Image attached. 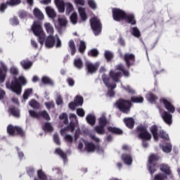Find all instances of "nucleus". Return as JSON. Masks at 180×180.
<instances>
[{"label":"nucleus","instance_id":"f257e3e1","mask_svg":"<svg viewBox=\"0 0 180 180\" xmlns=\"http://www.w3.org/2000/svg\"><path fill=\"white\" fill-rule=\"evenodd\" d=\"M27 84V80L23 76H20L18 78L14 77V80L10 83L7 82L6 83V86L8 89H11L16 95H20L22 94V86H25Z\"/></svg>","mask_w":180,"mask_h":180},{"label":"nucleus","instance_id":"f03ea898","mask_svg":"<svg viewBox=\"0 0 180 180\" xmlns=\"http://www.w3.org/2000/svg\"><path fill=\"white\" fill-rule=\"evenodd\" d=\"M32 30L34 36L38 37V41L43 46L44 44V40H46V33L43 30V27H41V22L34 21L32 26Z\"/></svg>","mask_w":180,"mask_h":180},{"label":"nucleus","instance_id":"7ed1b4c3","mask_svg":"<svg viewBox=\"0 0 180 180\" xmlns=\"http://www.w3.org/2000/svg\"><path fill=\"white\" fill-rule=\"evenodd\" d=\"M115 105L120 112H122V113H124L125 115H129V113H130L131 106H133V103H131L130 100H126L124 98L118 99L116 101Z\"/></svg>","mask_w":180,"mask_h":180},{"label":"nucleus","instance_id":"20e7f679","mask_svg":"<svg viewBox=\"0 0 180 180\" xmlns=\"http://www.w3.org/2000/svg\"><path fill=\"white\" fill-rule=\"evenodd\" d=\"M157 161H160V156L157 154H151L147 165L148 170L150 175H153V174L157 172V168H158Z\"/></svg>","mask_w":180,"mask_h":180},{"label":"nucleus","instance_id":"39448f33","mask_svg":"<svg viewBox=\"0 0 180 180\" xmlns=\"http://www.w3.org/2000/svg\"><path fill=\"white\" fill-rule=\"evenodd\" d=\"M136 132L137 133L138 137L139 139H140V140H151V134H150L147 130L146 126H144L143 124L139 125L138 127H136Z\"/></svg>","mask_w":180,"mask_h":180},{"label":"nucleus","instance_id":"423d86ee","mask_svg":"<svg viewBox=\"0 0 180 180\" xmlns=\"http://www.w3.org/2000/svg\"><path fill=\"white\" fill-rule=\"evenodd\" d=\"M55 4L60 13H64L65 11V6L66 12H68V13L74 11V6L71 3H65L63 0H55Z\"/></svg>","mask_w":180,"mask_h":180},{"label":"nucleus","instance_id":"0eeeda50","mask_svg":"<svg viewBox=\"0 0 180 180\" xmlns=\"http://www.w3.org/2000/svg\"><path fill=\"white\" fill-rule=\"evenodd\" d=\"M160 169L162 173H159L154 176V180H165L167 179V175H171V167L165 164L160 165Z\"/></svg>","mask_w":180,"mask_h":180},{"label":"nucleus","instance_id":"6e6552de","mask_svg":"<svg viewBox=\"0 0 180 180\" xmlns=\"http://www.w3.org/2000/svg\"><path fill=\"white\" fill-rule=\"evenodd\" d=\"M7 133L10 136H19L20 137H25V130L20 127L13 126L12 124H8L7 127Z\"/></svg>","mask_w":180,"mask_h":180},{"label":"nucleus","instance_id":"1a4fd4ad","mask_svg":"<svg viewBox=\"0 0 180 180\" xmlns=\"http://www.w3.org/2000/svg\"><path fill=\"white\" fill-rule=\"evenodd\" d=\"M45 46L46 47H47L48 49H53V47H54V46H56V47L57 49L61 47L62 44H61V40L60 39V38L58 37H54V36L53 35H49L46 37V40H45Z\"/></svg>","mask_w":180,"mask_h":180},{"label":"nucleus","instance_id":"9d476101","mask_svg":"<svg viewBox=\"0 0 180 180\" xmlns=\"http://www.w3.org/2000/svg\"><path fill=\"white\" fill-rule=\"evenodd\" d=\"M90 25L95 36H99V34L102 32V23L101 20L97 18H92L90 19Z\"/></svg>","mask_w":180,"mask_h":180},{"label":"nucleus","instance_id":"9b49d317","mask_svg":"<svg viewBox=\"0 0 180 180\" xmlns=\"http://www.w3.org/2000/svg\"><path fill=\"white\" fill-rule=\"evenodd\" d=\"M112 18L115 20V22H122V20H124L126 11L120 8H112Z\"/></svg>","mask_w":180,"mask_h":180},{"label":"nucleus","instance_id":"f8f14e48","mask_svg":"<svg viewBox=\"0 0 180 180\" xmlns=\"http://www.w3.org/2000/svg\"><path fill=\"white\" fill-rule=\"evenodd\" d=\"M160 103L164 105L165 109L167 110L169 113H175V106L172 105L169 101L167 100V98H162L160 99Z\"/></svg>","mask_w":180,"mask_h":180},{"label":"nucleus","instance_id":"ddd939ff","mask_svg":"<svg viewBox=\"0 0 180 180\" xmlns=\"http://www.w3.org/2000/svg\"><path fill=\"white\" fill-rule=\"evenodd\" d=\"M124 61L126 63L127 68H130L131 65H134L136 61V56L133 53H125L124 56Z\"/></svg>","mask_w":180,"mask_h":180},{"label":"nucleus","instance_id":"4468645a","mask_svg":"<svg viewBox=\"0 0 180 180\" xmlns=\"http://www.w3.org/2000/svg\"><path fill=\"white\" fill-rule=\"evenodd\" d=\"M161 116L162 120L166 123V124H168L169 126L172 124V115H171V112L164 111Z\"/></svg>","mask_w":180,"mask_h":180},{"label":"nucleus","instance_id":"2eb2a0df","mask_svg":"<svg viewBox=\"0 0 180 180\" xmlns=\"http://www.w3.org/2000/svg\"><path fill=\"white\" fill-rule=\"evenodd\" d=\"M86 65V70L87 71V74H95L96 71H98V65H94L93 63H91L89 62H86L85 63Z\"/></svg>","mask_w":180,"mask_h":180},{"label":"nucleus","instance_id":"dca6fc26","mask_svg":"<svg viewBox=\"0 0 180 180\" xmlns=\"http://www.w3.org/2000/svg\"><path fill=\"white\" fill-rule=\"evenodd\" d=\"M124 20H126V22H127L129 25H131L132 26L137 25V21L136 20V16L133 13H129V14L126 13Z\"/></svg>","mask_w":180,"mask_h":180},{"label":"nucleus","instance_id":"f3484780","mask_svg":"<svg viewBox=\"0 0 180 180\" xmlns=\"http://www.w3.org/2000/svg\"><path fill=\"white\" fill-rule=\"evenodd\" d=\"M75 127H77V124L73 121H71L69 125L60 129V134H63V133H65V131H71V133H74V131H75Z\"/></svg>","mask_w":180,"mask_h":180},{"label":"nucleus","instance_id":"a211bd4d","mask_svg":"<svg viewBox=\"0 0 180 180\" xmlns=\"http://www.w3.org/2000/svg\"><path fill=\"white\" fill-rule=\"evenodd\" d=\"M121 158L127 165H131L133 162V158L130 153H124L122 155Z\"/></svg>","mask_w":180,"mask_h":180},{"label":"nucleus","instance_id":"6ab92c4d","mask_svg":"<svg viewBox=\"0 0 180 180\" xmlns=\"http://www.w3.org/2000/svg\"><path fill=\"white\" fill-rule=\"evenodd\" d=\"M6 71H8L6 66L3 65L2 68H0V84L5 82V79L6 78Z\"/></svg>","mask_w":180,"mask_h":180},{"label":"nucleus","instance_id":"aec40b11","mask_svg":"<svg viewBox=\"0 0 180 180\" xmlns=\"http://www.w3.org/2000/svg\"><path fill=\"white\" fill-rule=\"evenodd\" d=\"M108 131L112 134H117V136H122L123 134V130L120 128L115 127H108Z\"/></svg>","mask_w":180,"mask_h":180},{"label":"nucleus","instance_id":"412c9836","mask_svg":"<svg viewBox=\"0 0 180 180\" xmlns=\"http://www.w3.org/2000/svg\"><path fill=\"white\" fill-rule=\"evenodd\" d=\"M85 144V150L88 153H94L96 150V146L92 142H86Z\"/></svg>","mask_w":180,"mask_h":180},{"label":"nucleus","instance_id":"4be33fe9","mask_svg":"<svg viewBox=\"0 0 180 180\" xmlns=\"http://www.w3.org/2000/svg\"><path fill=\"white\" fill-rule=\"evenodd\" d=\"M110 78L114 81V82H119V78H120V75H122V72H115L111 70L109 73Z\"/></svg>","mask_w":180,"mask_h":180},{"label":"nucleus","instance_id":"5701e85b","mask_svg":"<svg viewBox=\"0 0 180 180\" xmlns=\"http://www.w3.org/2000/svg\"><path fill=\"white\" fill-rule=\"evenodd\" d=\"M20 65L24 70H29L32 68V65H33V62L29 60H22L20 62Z\"/></svg>","mask_w":180,"mask_h":180},{"label":"nucleus","instance_id":"b1692460","mask_svg":"<svg viewBox=\"0 0 180 180\" xmlns=\"http://www.w3.org/2000/svg\"><path fill=\"white\" fill-rule=\"evenodd\" d=\"M46 12L49 18H51V19H56V17L57 16V13H56V11L51 8V7L50 6L46 7Z\"/></svg>","mask_w":180,"mask_h":180},{"label":"nucleus","instance_id":"393cba45","mask_svg":"<svg viewBox=\"0 0 180 180\" xmlns=\"http://www.w3.org/2000/svg\"><path fill=\"white\" fill-rule=\"evenodd\" d=\"M33 13L34 17L37 18V19H39V20H43V19H44V15L40 9L35 8L33 10Z\"/></svg>","mask_w":180,"mask_h":180},{"label":"nucleus","instance_id":"a878e982","mask_svg":"<svg viewBox=\"0 0 180 180\" xmlns=\"http://www.w3.org/2000/svg\"><path fill=\"white\" fill-rule=\"evenodd\" d=\"M44 27L49 36H53L54 34V27H53V25L50 22H45Z\"/></svg>","mask_w":180,"mask_h":180},{"label":"nucleus","instance_id":"bb28decb","mask_svg":"<svg viewBox=\"0 0 180 180\" xmlns=\"http://www.w3.org/2000/svg\"><path fill=\"white\" fill-rule=\"evenodd\" d=\"M86 120L89 124H90L91 126H95V124L96 123V117H95V115H93L92 114H89L86 117Z\"/></svg>","mask_w":180,"mask_h":180},{"label":"nucleus","instance_id":"cd10ccee","mask_svg":"<svg viewBox=\"0 0 180 180\" xmlns=\"http://www.w3.org/2000/svg\"><path fill=\"white\" fill-rule=\"evenodd\" d=\"M150 133L153 134L154 140L155 141H158V127L157 125H153L150 127Z\"/></svg>","mask_w":180,"mask_h":180},{"label":"nucleus","instance_id":"c85d7f7f","mask_svg":"<svg viewBox=\"0 0 180 180\" xmlns=\"http://www.w3.org/2000/svg\"><path fill=\"white\" fill-rule=\"evenodd\" d=\"M124 122L128 129H133L134 127V120L131 117L124 118Z\"/></svg>","mask_w":180,"mask_h":180},{"label":"nucleus","instance_id":"c756f323","mask_svg":"<svg viewBox=\"0 0 180 180\" xmlns=\"http://www.w3.org/2000/svg\"><path fill=\"white\" fill-rule=\"evenodd\" d=\"M79 13L82 22H86V20L88 19V15L85 12V8L82 7L79 8Z\"/></svg>","mask_w":180,"mask_h":180},{"label":"nucleus","instance_id":"7c9ffc66","mask_svg":"<svg viewBox=\"0 0 180 180\" xmlns=\"http://www.w3.org/2000/svg\"><path fill=\"white\" fill-rule=\"evenodd\" d=\"M68 46L70 49L71 56H75V53H77V48L75 47V42H74V40L70 39L68 42Z\"/></svg>","mask_w":180,"mask_h":180},{"label":"nucleus","instance_id":"2f4dec72","mask_svg":"<svg viewBox=\"0 0 180 180\" xmlns=\"http://www.w3.org/2000/svg\"><path fill=\"white\" fill-rule=\"evenodd\" d=\"M41 82L42 84H44V85H54V82H53V80L47 76L42 77Z\"/></svg>","mask_w":180,"mask_h":180},{"label":"nucleus","instance_id":"473e14b6","mask_svg":"<svg viewBox=\"0 0 180 180\" xmlns=\"http://www.w3.org/2000/svg\"><path fill=\"white\" fill-rule=\"evenodd\" d=\"M129 101L131 103H143L144 98L143 96H132Z\"/></svg>","mask_w":180,"mask_h":180},{"label":"nucleus","instance_id":"72a5a7b5","mask_svg":"<svg viewBox=\"0 0 180 180\" xmlns=\"http://www.w3.org/2000/svg\"><path fill=\"white\" fill-rule=\"evenodd\" d=\"M74 65L76 67V68H77V70H82V67H84L82 59H81V58L75 59Z\"/></svg>","mask_w":180,"mask_h":180},{"label":"nucleus","instance_id":"f704fd0d","mask_svg":"<svg viewBox=\"0 0 180 180\" xmlns=\"http://www.w3.org/2000/svg\"><path fill=\"white\" fill-rule=\"evenodd\" d=\"M146 98L150 103H155V101L158 99V97L153 93L147 94Z\"/></svg>","mask_w":180,"mask_h":180},{"label":"nucleus","instance_id":"c9c22d12","mask_svg":"<svg viewBox=\"0 0 180 180\" xmlns=\"http://www.w3.org/2000/svg\"><path fill=\"white\" fill-rule=\"evenodd\" d=\"M55 153L56 154H58V155H60L63 161L67 160V153H64V151H63L60 148H56Z\"/></svg>","mask_w":180,"mask_h":180},{"label":"nucleus","instance_id":"e433bc0d","mask_svg":"<svg viewBox=\"0 0 180 180\" xmlns=\"http://www.w3.org/2000/svg\"><path fill=\"white\" fill-rule=\"evenodd\" d=\"M39 118L42 117V119H44L45 120H51L50 115H49V112L46 110H44L42 111L39 112Z\"/></svg>","mask_w":180,"mask_h":180},{"label":"nucleus","instance_id":"4c0bfd02","mask_svg":"<svg viewBox=\"0 0 180 180\" xmlns=\"http://www.w3.org/2000/svg\"><path fill=\"white\" fill-rule=\"evenodd\" d=\"M33 94V89H27L25 90L22 98L24 101H27L29 99V96Z\"/></svg>","mask_w":180,"mask_h":180},{"label":"nucleus","instance_id":"58836bf2","mask_svg":"<svg viewBox=\"0 0 180 180\" xmlns=\"http://www.w3.org/2000/svg\"><path fill=\"white\" fill-rule=\"evenodd\" d=\"M29 105H30V106H31V108H33V109H39V108H40V103L34 99H32L29 102Z\"/></svg>","mask_w":180,"mask_h":180},{"label":"nucleus","instance_id":"ea45409f","mask_svg":"<svg viewBox=\"0 0 180 180\" xmlns=\"http://www.w3.org/2000/svg\"><path fill=\"white\" fill-rule=\"evenodd\" d=\"M162 150L164 151V153H171V151H172V145H171L169 143H167L162 147Z\"/></svg>","mask_w":180,"mask_h":180},{"label":"nucleus","instance_id":"a19ab883","mask_svg":"<svg viewBox=\"0 0 180 180\" xmlns=\"http://www.w3.org/2000/svg\"><path fill=\"white\" fill-rule=\"evenodd\" d=\"M85 50H86V43L84 41H80V44L79 46V51L82 54H84L85 53Z\"/></svg>","mask_w":180,"mask_h":180},{"label":"nucleus","instance_id":"79ce46f5","mask_svg":"<svg viewBox=\"0 0 180 180\" xmlns=\"http://www.w3.org/2000/svg\"><path fill=\"white\" fill-rule=\"evenodd\" d=\"M37 176L40 180H47V175L43 172L42 169L37 171Z\"/></svg>","mask_w":180,"mask_h":180},{"label":"nucleus","instance_id":"37998d69","mask_svg":"<svg viewBox=\"0 0 180 180\" xmlns=\"http://www.w3.org/2000/svg\"><path fill=\"white\" fill-rule=\"evenodd\" d=\"M88 56L89 57L96 58L99 56V51L96 49H93L88 52Z\"/></svg>","mask_w":180,"mask_h":180},{"label":"nucleus","instance_id":"c03bdc74","mask_svg":"<svg viewBox=\"0 0 180 180\" xmlns=\"http://www.w3.org/2000/svg\"><path fill=\"white\" fill-rule=\"evenodd\" d=\"M10 112L13 116H15V117H20V112H19V110L15 107H12L10 108Z\"/></svg>","mask_w":180,"mask_h":180},{"label":"nucleus","instance_id":"a18cd8bd","mask_svg":"<svg viewBox=\"0 0 180 180\" xmlns=\"http://www.w3.org/2000/svg\"><path fill=\"white\" fill-rule=\"evenodd\" d=\"M102 80L105 84V86H110L109 84H110V77L106 75L105 74H103L102 75Z\"/></svg>","mask_w":180,"mask_h":180},{"label":"nucleus","instance_id":"49530a36","mask_svg":"<svg viewBox=\"0 0 180 180\" xmlns=\"http://www.w3.org/2000/svg\"><path fill=\"white\" fill-rule=\"evenodd\" d=\"M94 130L98 134H105V127L102 125L96 126Z\"/></svg>","mask_w":180,"mask_h":180},{"label":"nucleus","instance_id":"de8ad7c7","mask_svg":"<svg viewBox=\"0 0 180 180\" xmlns=\"http://www.w3.org/2000/svg\"><path fill=\"white\" fill-rule=\"evenodd\" d=\"M99 126H103L105 127L108 124V120L105 115L101 117L98 120Z\"/></svg>","mask_w":180,"mask_h":180},{"label":"nucleus","instance_id":"09e8293b","mask_svg":"<svg viewBox=\"0 0 180 180\" xmlns=\"http://www.w3.org/2000/svg\"><path fill=\"white\" fill-rule=\"evenodd\" d=\"M75 103L77 106H82L84 103V98L82 96H77L75 98Z\"/></svg>","mask_w":180,"mask_h":180},{"label":"nucleus","instance_id":"8fccbe9b","mask_svg":"<svg viewBox=\"0 0 180 180\" xmlns=\"http://www.w3.org/2000/svg\"><path fill=\"white\" fill-rule=\"evenodd\" d=\"M70 22L73 25H77V23H78V15L77 14V13H72V15H70Z\"/></svg>","mask_w":180,"mask_h":180},{"label":"nucleus","instance_id":"3c124183","mask_svg":"<svg viewBox=\"0 0 180 180\" xmlns=\"http://www.w3.org/2000/svg\"><path fill=\"white\" fill-rule=\"evenodd\" d=\"M132 34L134 36V37H141V33L140 32V30L137 27H134L132 28Z\"/></svg>","mask_w":180,"mask_h":180},{"label":"nucleus","instance_id":"603ef678","mask_svg":"<svg viewBox=\"0 0 180 180\" xmlns=\"http://www.w3.org/2000/svg\"><path fill=\"white\" fill-rule=\"evenodd\" d=\"M159 136H160V138L163 139V140H167V141H169V136L167 133H165V131H164V130L160 131Z\"/></svg>","mask_w":180,"mask_h":180},{"label":"nucleus","instance_id":"864d4df0","mask_svg":"<svg viewBox=\"0 0 180 180\" xmlns=\"http://www.w3.org/2000/svg\"><path fill=\"white\" fill-rule=\"evenodd\" d=\"M60 120H63L64 124H68V115L66 113H62L59 116Z\"/></svg>","mask_w":180,"mask_h":180},{"label":"nucleus","instance_id":"5fc2aeb1","mask_svg":"<svg viewBox=\"0 0 180 180\" xmlns=\"http://www.w3.org/2000/svg\"><path fill=\"white\" fill-rule=\"evenodd\" d=\"M123 89H124V91H126L127 92H128V94H129L130 95H134L136 94V91H134V89H133V88H131V86H122Z\"/></svg>","mask_w":180,"mask_h":180},{"label":"nucleus","instance_id":"6e6d98bb","mask_svg":"<svg viewBox=\"0 0 180 180\" xmlns=\"http://www.w3.org/2000/svg\"><path fill=\"white\" fill-rule=\"evenodd\" d=\"M104 56L107 61H111L112 58H113V53L109 51H105Z\"/></svg>","mask_w":180,"mask_h":180},{"label":"nucleus","instance_id":"4d7b16f0","mask_svg":"<svg viewBox=\"0 0 180 180\" xmlns=\"http://www.w3.org/2000/svg\"><path fill=\"white\" fill-rule=\"evenodd\" d=\"M20 2V0H10L6 1V5H10V6H16V5H19Z\"/></svg>","mask_w":180,"mask_h":180},{"label":"nucleus","instance_id":"13d9d810","mask_svg":"<svg viewBox=\"0 0 180 180\" xmlns=\"http://www.w3.org/2000/svg\"><path fill=\"white\" fill-rule=\"evenodd\" d=\"M44 130L45 131H53V126H51V124H50V122H46L44 127Z\"/></svg>","mask_w":180,"mask_h":180},{"label":"nucleus","instance_id":"bf43d9fd","mask_svg":"<svg viewBox=\"0 0 180 180\" xmlns=\"http://www.w3.org/2000/svg\"><path fill=\"white\" fill-rule=\"evenodd\" d=\"M58 22L60 27H65V26H67V20L64 18H59Z\"/></svg>","mask_w":180,"mask_h":180},{"label":"nucleus","instance_id":"052dcab7","mask_svg":"<svg viewBox=\"0 0 180 180\" xmlns=\"http://www.w3.org/2000/svg\"><path fill=\"white\" fill-rule=\"evenodd\" d=\"M10 22L13 26H18V25H19V19H18V17L16 16L11 18Z\"/></svg>","mask_w":180,"mask_h":180},{"label":"nucleus","instance_id":"680f3d73","mask_svg":"<svg viewBox=\"0 0 180 180\" xmlns=\"http://www.w3.org/2000/svg\"><path fill=\"white\" fill-rule=\"evenodd\" d=\"M29 113H30V116H31V117H34L35 119H39V112H37L36 111H34L33 110H30Z\"/></svg>","mask_w":180,"mask_h":180},{"label":"nucleus","instance_id":"e2e57ef3","mask_svg":"<svg viewBox=\"0 0 180 180\" xmlns=\"http://www.w3.org/2000/svg\"><path fill=\"white\" fill-rule=\"evenodd\" d=\"M88 5L91 9H96V3L94 0H89Z\"/></svg>","mask_w":180,"mask_h":180},{"label":"nucleus","instance_id":"0e129e2a","mask_svg":"<svg viewBox=\"0 0 180 180\" xmlns=\"http://www.w3.org/2000/svg\"><path fill=\"white\" fill-rule=\"evenodd\" d=\"M27 174L30 177L33 176V175H34V168H33V167L27 168Z\"/></svg>","mask_w":180,"mask_h":180},{"label":"nucleus","instance_id":"69168bd1","mask_svg":"<svg viewBox=\"0 0 180 180\" xmlns=\"http://www.w3.org/2000/svg\"><path fill=\"white\" fill-rule=\"evenodd\" d=\"M10 72L12 75H18L19 74V70L15 67H12L10 69Z\"/></svg>","mask_w":180,"mask_h":180},{"label":"nucleus","instance_id":"338daca9","mask_svg":"<svg viewBox=\"0 0 180 180\" xmlns=\"http://www.w3.org/2000/svg\"><path fill=\"white\" fill-rule=\"evenodd\" d=\"M77 113L80 117H84V116H85V111L82 108H78L77 110Z\"/></svg>","mask_w":180,"mask_h":180},{"label":"nucleus","instance_id":"774afa93","mask_svg":"<svg viewBox=\"0 0 180 180\" xmlns=\"http://www.w3.org/2000/svg\"><path fill=\"white\" fill-rule=\"evenodd\" d=\"M45 106L47 108V109L50 110L53 108H54V101H49L47 103H45Z\"/></svg>","mask_w":180,"mask_h":180}]
</instances>
